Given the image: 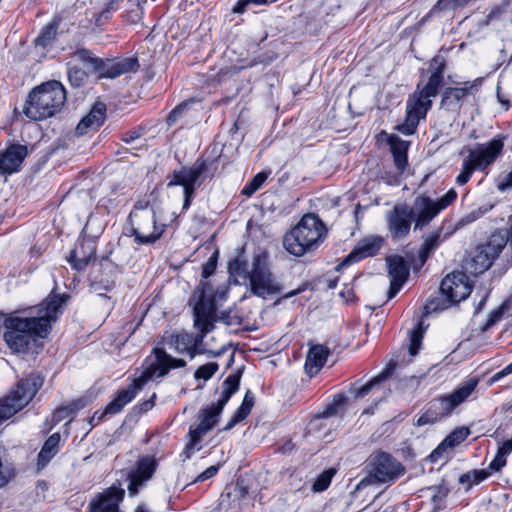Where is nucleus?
<instances>
[{
	"mask_svg": "<svg viewBox=\"0 0 512 512\" xmlns=\"http://www.w3.org/2000/svg\"><path fill=\"white\" fill-rule=\"evenodd\" d=\"M66 298L65 295L49 296L37 306L11 313L4 320V340L8 347L16 353H24L37 339L46 338L52 323L62 314Z\"/></svg>",
	"mask_w": 512,
	"mask_h": 512,
	"instance_id": "1",
	"label": "nucleus"
},
{
	"mask_svg": "<svg viewBox=\"0 0 512 512\" xmlns=\"http://www.w3.org/2000/svg\"><path fill=\"white\" fill-rule=\"evenodd\" d=\"M228 270L232 277L242 279L251 294L257 297L266 299L282 292V285L265 252L254 255L250 267L243 258L236 257L229 262Z\"/></svg>",
	"mask_w": 512,
	"mask_h": 512,
	"instance_id": "2",
	"label": "nucleus"
},
{
	"mask_svg": "<svg viewBox=\"0 0 512 512\" xmlns=\"http://www.w3.org/2000/svg\"><path fill=\"white\" fill-rule=\"evenodd\" d=\"M186 361L172 357L163 348H154L151 355L145 360V367L140 376L125 389L118 391L116 397L107 404L106 412L114 415L122 411L130 403L143 386L153 378H163L172 369L183 368Z\"/></svg>",
	"mask_w": 512,
	"mask_h": 512,
	"instance_id": "3",
	"label": "nucleus"
},
{
	"mask_svg": "<svg viewBox=\"0 0 512 512\" xmlns=\"http://www.w3.org/2000/svg\"><path fill=\"white\" fill-rule=\"evenodd\" d=\"M239 383L240 375L236 373L229 375L223 382V389L217 402L200 410L198 415V425L191 427L188 433L189 441L185 445L182 453L184 455V459H189L195 450H199V448H196L197 444L218 423V418L222 413L223 408L231 396L238 390Z\"/></svg>",
	"mask_w": 512,
	"mask_h": 512,
	"instance_id": "4",
	"label": "nucleus"
},
{
	"mask_svg": "<svg viewBox=\"0 0 512 512\" xmlns=\"http://www.w3.org/2000/svg\"><path fill=\"white\" fill-rule=\"evenodd\" d=\"M66 92L63 85L48 81L33 88L26 99L23 113L32 121H42L54 117L63 108Z\"/></svg>",
	"mask_w": 512,
	"mask_h": 512,
	"instance_id": "5",
	"label": "nucleus"
},
{
	"mask_svg": "<svg viewBox=\"0 0 512 512\" xmlns=\"http://www.w3.org/2000/svg\"><path fill=\"white\" fill-rule=\"evenodd\" d=\"M327 228L315 214H305L283 239V246L290 254L302 256L316 249L324 241Z\"/></svg>",
	"mask_w": 512,
	"mask_h": 512,
	"instance_id": "6",
	"label": "nucleus"
},
{
	"mask_svg": "<svg viewBox=\"0 0 512 512\" xmlns=\"http://www.w3.org/2000/svg\"><path fill=\"white\" fill-rule=\"evenodd\" d=\"M128 222L132 229L134 241L141 245L155 243L165 231V225L156 222L155 212L146 201H139L134 205L129 214Z\"/></svg>",
	"mask_w": 512,
	"mask_h": 512,
	"instance_id": "7",
	"label": "nucleus"
},
{
	"mask_svg": "<svg viewBox=\"0 0 512 512\" xmlns=\"http://www.w3.org/2000/svg\"><path fill=\"white\" fill-rule=\"evenodd\" d=\"M504 143L501 137H495L491 141L479 144L471 149L462 163V168L456 177L458 185H465L474 171L485 172L495 162L503 151Z\"/></svg>",
	"mask_w": 512,
	"mask_h": 512,
	"instance_id": "8",
	"label": "nucleus"
},
{
	"mask_svg": "<svg viewBox=\"0 0 512 512\" xmlns=\"http://www.w3.org/2000/svg\"><path fill=\"white\" fill-rule=\"evenodd\" d=\"M194 304V326L199 330V334L192 335L191 345L201 346L207 333L214 329V316L216 307L211 298V288L208 282L201 281L197 290L193 294Z\"/></svg>",
	"mask_w": 512,
	"mask_h": 512,
	"instance_id": "9",
	"label": "nucleus"
},
{
	"mask_svg": "<svg viewBox=\"0 0 512 512\" xmlns=\"http://www.w3.org/2000/svg\"><path fill=\"white\" fill-rule=\"evenodd\" d=\"M477 385L478 380L472 378L454 390L451 394L440 397L432 403L430 410L418 418L417 425L423 426L431 424L443 417L449 416L457 406L463 403L474 392Z\"/></svg>",
	"mask_w": 512,
	"mask_h": 512,
	"instance_id": "10",
	"label": "nucleus"
},
{
	"mask_svg": "<svg viewBox=\"0 0 512 512\" xmlns=\"http://www.w3.org/2000/svg\"><path fill=\"white\" fill-rule=\"evenodd\" d=\"M42 385L43 378L38 374L21 379L10 395L0 400V424L28 405Z\"/></svg>",
	"mask_w": 512,
	"mask_h": 512,
	"instance_id": "11",
	"label": "nucleus"
},
{
	"mask_svg": "<svg viewBox=\"0 0 512 512\" xmlns=\"http://www.w3.org/2000/svg\"><path fill=\"white\" fill-rule=\"evenodd\" d=\"M457 198V192L450 189L442 197L434 200L425 194L418 195L410 206V212L414 220V230H422L428 226L437 215Z\"/></svg>",
	"mask_w": 512,
	"mask_h": 512,
	"instance_id": "12",
	"label": "nucleus"
},
{
	"mask_svg": "<svg viewBox=\"0 0 512 512\" xmlns=\"http://www.w3.org/2000/svg\"><path fill=\"white\" fill-rule=\"evenodd\" d=\"M505 246L506 241L503 234H492L487 243L475 249L471 259L467 262V269L474 275L485 272L491 267Z\"/></svg>",
	"mask_w": 512,
	"mask_h": 512,
	"instance_id": "13",
	"label": "nucleus"
},
{
	"mask_svg": "<svg viewBox=\"0 0 512 512\" xmlns=\"http://www.w3.org/2000/svg\"><path fill=\"white\" fill-rule=\"evenodd\" d=\"M206 170V161L197 160L191 167H182L171 175L168 186H182L184 189L183 209L190 207L196 187L200 186V178Z\"/></svg>",
	"mask_w": 512,
	"mask_h": 512,
	"instance_id": "14",
	"label": "nucleus"
},
{
	"mask_svg": "<svg viewBox=\"0 0 512 512\" xmlns=\"http://www.w3.org/2000/svg\"><path fill=\"white\" fill-rule=\"evenodd\" d=\"M404 472V466L388 453L378 452L370 460L369 477L373 482H393Z\"/></svg>",
	"mask_w": 512,
	"mask_h": 512,
	"instance_id": "15",
	"label": "nucleus"
},
{
	"mask_svg": "<svg viewBox=\"0 0 512 512\" xmlns=\"http://www.w3.org/2000/svg\"><path fill=\"white\" fill-rule=\"evenodd\" d=\"M431 106L432 100L419 93L418 89H416L407 100L405 121L397 125L396 129L404 135L413 134L419 121L426 117Z\"/></svg>",
	"mask_w": 512,
	"mask_h": 512,
	"instance_id": "16",
	"label": "nucleus"
},
{
	"mask_svg": "<svg viewBox=\"0 0 512 512\" xmlns=\"http://www.w3.org/2000/svg\"><path fill=\"white\" fill-rule=\"evenodd\" d=\"M414 220L410 212V206L406 203L396 204L386 214L387 230L392 240L399 241L410 234Z\"/></svg>",
	"mask_w": 512,
	"mask_h": 512,
	"instance_id": "17",
	"label": "nucleus"
},
{
	"mask_svg": "<svg viewBox=\"0 0 512 512\" xmlns=\"http://www.w3.org/2000/svg\"><path fill=\"white\" fill-rule=\"evenodd\" d=\"M440 291L449 302L448 305L440 308L445 309L454 303H458L466 299L472 291V286L465 273L453 272L442 280Z\"/></svg>",
	"mask_w": 512,
	"mask_h": 512,
	"instance_id": "18",
	"label": "nucleus"
},
{
	"mask_svg": "<svg viewBox=\"0 0 512 512\" xmlns=\"http://www.w3.org/2000/svg\"><path fill=\"white\" fill-rule=\"evenodd\" d=\"M384 238L380 235H370L361 239L354 249L346 256L339 267L347 266L364 258L376 255L382 248Z\"/></svg>",
	"mask_w": 512,
	"mask_h": 512,
	"instance_id": "19",
	"label": "nucleus"
},
{
	"mask_svg": "<svg viewBox=\"0 0 512 512\" xmlns=\"http://www.w3.org/2000/svg\"><path fill=\"white\" fill-rule=\"evenodd\" d=\"M386 263L390 277L388 299H392L400 291L403 284L405 283L409 275V269L403 257L399 255L387 257Z\"/></svg>",
	"mask_w": 512,
	"mask_h": 512,
	"instance_id": "20",
	"label": "nucleus"
},
{
	"mask_svg": "<svg viewBox=\"0 0 512 512\" xmlns=\"http://www.w3.org/2000/svg\"><path fill=\"white\" fill-rule=\"evenodd\" d=\"M28 154L25 145L13 144L0 153V175H10L19 171Z\"/></svg>",
	"mask_w": 512,
	"mask_h": 512,
	"instance_id": "21",
	"label": "nucleus"
},
{
	"mask_svg": "<svg viewBox=\"0 0 512 512\" xmlns=\"http://www.w3.org/2000/svg\"><path fill=\"white\" fill-rule=\"evenodd\" d=\"M124 497V490L111 486L91 501L90 512H120L119 503Z\"/></svg>",
	"mask_w": 512,
	"mask_h": 512,
	"instance_id": "22",
	"label": "nucleus"
},
{
	"mask_svg": "<svg viewBox=\"0 0 512 512\" xmlns=\"http://www.w3.org/2000/svg\"><path fill=\"white\" fill-rule=\"evenodd\" d=\"M157 468V461L152 456H143L137 462L135 471L130 473L129 491L131 494H136L138 486H141L145 481L149 480Z\"/></svg>",
	"mask_w": 512,
	"mask_h": 512,
	"instance_id": "23",
	"label": "nucleus"
},
{
	"mask_svg": "<svg viewBox=\"0 0 512 512\" xmlns=\"http://www.w3.org/2000/svg\"><path fill=\"white\" fill-rule=\"evenodd\" d=\"M454 233V230L446 229L445 225H441L437 229L428 233L421 244L418 251L419 259L424 263L430 255L444 242L450 235Z\"/></svg>",
	"mask_w": 512,
	"mask_h": 512,
	"instance_id": "24",
	"label": "nucleus"
},
{
	"mask_svg": "<svg viewBox=\"0 0 512 512\" xmlns=\"http://www.w3.org/2000/svg\"><path fill=\"white\" fill-rule=\"evenodd\" d=\"M106 105L102 102H96L89 113L78 123L75 133L83 136L90 131L97 130L105 121Z\"/></svg>",
	"mask_w": 512,
	"mask_h": 512,
	"instance_id": "25",
	"label": "nucleus"
},
{
	"mask_svg": "<svg viewBox=\"0 0 512 512\" xmlns=\"http://www.w3.org/2000/svg\"><path fill=\"white\" fill-rule=\"evenodd\" d=\"M329 349L324 345H313L306 356L305 370L310 376L316 375L325 365Z\"/></svg>",
	"mask_w": 512,
	"mask_h": 512,
	"instance_id": "26",
	"label": "nucleus"
},
{
	"mask_svg": "<svg viewBox=\"0 0 512 512\" xmlns=\"http://www.w3.org/2000/svg\"><path fill=\"white\" fill-rule=\"evenodd\" d=\"M95 258V246L93 241H82L71 254L70 262L78 270H84L89 262Z\"/></svg>",
	"mask_w": 512,
	"mask_h": 512,
	"instance_id": "27",
	"label": "nucleus"
},
{
	"mask_svg": "<svg viewBox=\"0 0 512 512\" xmlns=\"http://www.w3.org/2000/svg\"><path fill=\"white\" fill-rule=\"evenodd\" d=\"M387 143L390 146L397 170L403 172L408 164L407 152L410 142L402 140L397 135H390L387 138Z\"/></svg>",
	"mask_w": 512,
	"mask_h": 512,
	"instance_id": "28",
	"label": "nucleus"
},
{
	"mask_svg": "<svg viewBox=\"0 0 512 512\" xmlns=\"http://www.w3.org/2000/svg\"><path fill=\"white\" fill-rule=\"evenodd\" d=\"M474 86L475 84L465 82L464 87L447 88L442 95L441 106L448 110L457 108L459 102L469 94Z\"/></svg>",
	"mask_w": 512,
	"mask_h": 512,
	"instance_id": "29",
	"label": "nucleus"
},
{
	"mask_svg": "<svg viewBox=\"0 0 512 512\" xmlns=\"http://www.w3.org/2000/svg\"><path fill=\"white\" fill-rule=\"evenodd\" d=\"M443 73H444V63L441 62L435 69V71L430 75L427 83L424 86H420V83L417 84L416 89L418 92L431 99V97H435L438 94L439 88L443 83Z\"/></svg>",
	"mask_w": 512,
	"mask_h": 512,
	"instance_id": "30",
	"label": "nucleus"
},
{
	"mask_svg": "<svg viewBox=\"0 0 512 512\" xmlns=\"http://www.w3.org/2000/svg\"><path fill=\"white\" fill-rule=\"evenodd\" d=\"M60 438L59 433H54L45 441L37 458V466L39 469L44 468L57 454Z\"/></svg>",
	"mask_w": 512,
	"mask_h": 512,
	"instance_id": "31",
	"label": "nucleus"
},
{
	"mask_svg": "<svg viewBox=\"0 0 512 512\" xmlns=\"http://www.w3.org/2000/svg\"><path fill=\"white\" fill-rule=\"evenodd\" d=\"M470 434V430L467 427H459L452 431L442 443L434 450L431 457L439 456L447 448H453L462 443Z\"/></svg>",
	"mask_w": 512,
	"mask_h": 512,
	"instance_id": "32",
	"label": "nucleus"
},
{
	"mask_svg": "<svg viewBox=\"0 0 512 512\" xmlns=\"http://www.w3.org/2000/svg\"><path fill=\"white\" fill-rule=\"evenodd\" d=\"M253 406H254V396L250 391H247L244 396L241 406L237 409V411L234 413V415L229 420V422L225 425L223 430L229 431L236 424H238L239 422L244 420L251 412Z\"/></svg>",
	"mask_w": 512,
	"mask_h": 512,
	"instance_id": "33",
	"label": "nucleus"
},
{
	"mask_svg": "<svg viewBox=\"0 0 512 512\" xmlns=\"http://www.w3.org/2000/svg\"><path fill=\"white\" fill-rule=\"evenodd\" d=\"M166 343L177 353L183 354L191 348L192 334L189 333H175L170 334L165 338Z\"/></svg>",
	"mask_w": 512,
	"mask_h": 512,
	"instance_id": "34",
	"label": "nucleus"
},
{
	"mask_svg": "<svg viewBox=\"0 0 512 512\" xmlns=\"http://www.w3.org/2000/svg\"><path fill=\"white\" fill-rule=\"evenodd\" d=\"M388 375L389 372L385 370L361 386L354 384L350 388V392L355 398H362L366 396L372 390L373 387L384 381L388 377Z\"/></svg>",
	"mask_w": 512,
	"mask_h": 512,
	"instance_id": "35",
	"label": "nucleus"
},
{
	"mask_svg": "<svg viewBox=\"0 0 512 512\" xmlns=\"http://www.w3.org/2000/svg\"><path fill=\"white\" fill-rule=\"evenodd\" d=\"M84 404L81 400L74 401L66 406H62L56 409L52 415L53 424H58L59 422L69 419H72V415L79 409L83 408Z\"/></svg>",
	"mask_w": 512,
	"mask_h": 512,
	"instance_id": "36",
	"label": "nucleus"
},
{
	"mask_svg": "<svg viewBox=\"0 0 512 512\" xmlns=\"http://www.w3.org/2000/svg\"><path fill=\"white\" fill-rule=\"evenodd\" d=\"M138 68V62L136 58L130 57L126 58L118 63H116L110 71L111 77H116L124 73L136 71Z\"/></svg>",
	"mask_w": 512,
	"mask_h": 512,
	"instance_id": "37",
	"label": "nucleus"
},
{
	"mask_svg": "<svg viewBox=\"0 0 512 512\" xmlns=\"http://www.w3.org/2000/svg\"><path fill=\"white\" fill-rule=\"evenodd\" d=\"M74 57L91 66L93 70H100L103 66V61L99 58L93 57L91 52L86 49H78L74 53Z\"/></svg>",
	"mask_w": 512,
	"mask_h": 512,
	"instance_id": "38",
	"label": "nucleus"
},
{
	"mask_svg": "<svg viewBox=\"0 0 512 512\" xmlns=\"http://www.w3.org/2000/svg\"><path fill=\"white\" fill-rule=\"evenodd\" d=\"M268 175L265 172H259L242 189V194L246 197L252 196L266 181Z\"/></svg>",
	"mask_w": 512,
	"mask_h": 512,
	"instance_id": "39",
	"label": "nucleus"
},
{
	"mask_svg": "<svg viewBox=\"0 0 512 512\" xmlns=\"http://www.w3.org/2000/svg\"><path fill=\"white\" fill-rule=\"evenodd\" d=\"M57 25L50 23L46 25L40 35L36 38V43L42 47L49 45L56 37Z\"/></svg>",
	"mask_w": 512,
	"mask_h": 512,
	"instance_id": "40",
	"label": "nucleus"
},
{
	"mask_svg": "<svg viewBox=\"0 0 512 512\" xmlns=\"http://www.w3.org/2000/svg\"><path fill=\"white\" fill-rule=\"evenodd\" d=\"M486 212H487V209L486 208H482V207H479V208H477L475 210H472L471 212H469L468 214L463 216L457 222V224L453 228H451V230H454V232H455L457 229H459L461 227H464L465 225L473 223L474 221H476L480 217H482Z\"/></svg>",
	"mask_w": 512,
	"mask_h": 512,
	"instance_id": "41",
	"label": "nucleus"
},
{
	"mask_svg": "<svg viewBox=\"0 0 512 512\" xmlns=\"http://www.w3.org/2000/svg\"><path fill=\"white\" fill-rule=\"evenodd\" d=\"M423 339V331L421 327H418L411 331L409 340V354L414 357L418 354Z\"/></svg>",
	"mask_w": 512,
	"mask_h": 512,
	"instance_id": "42",
	"label": "nucleus"
},
{
	"mask_svg": "<svg viewBox=\"0 0 512 512\" xmlns=\"http://www.w3.org/2000/svg\"><path fill=\"white\" fill-rule=\"evenodd\" d=\"M219 366L216 362H209L200 366L194 374L195 379L209 380L218 370Z\"/></svg>",
	"mask_w": 512,
	"mask_h": 512,
	"instance_id": "43",
	"label": "nucleus"
},
{
	"mask_svg": "<svg viewBox=\"0 0 512 512\" xmlns=\"http://www.w3.org/2000/svg\"><path fill=\"white\" fill-rule=\"evenodd\" d=\"M347 402V398L343 395H336L333 399L332 404H330L325 411L323 412L324 417H330L338 414L344 409V406Z\"/></svg>",
	"mask_w": 512,
	"mask_h": 512,
	"instance_id": "44",
	"label": "nucleus"
},
{
	"mask_svg": "<svg viewBox=\"0 0 512 512\" xmlns=\"http://www.w3.org/2000/svg\"><path fill=\"white\" fill-rule=\"evenodd\" d=\"M69 82L74 87H80L87 79V74L84 70L78 67H71L68 71Z\"/></svg>",
	"mask_w": 512,
	"mask_h": 512,
	"instance_id": "45",
	"label": "nucleus"
},
{
	"mask_svg": "<svg viewBox=\"0 0 512 512\" xmlns=\"http://www.w3.org/2000/svg\"><path fill=\"white\" fill-rule=\"evenodd\" d=\"M334 475L333 470L324 471L313 484V490L317 492L324 491L328 488Z\"/></svg>",
	"mask_w": 512,
	"mask_h": 512,
	"instance_id": "46",
	"label": "nucleus"
},
{
	"mask_svg": "<svg viewBox=\"0 0 512 512\" xmlns=\"http://www.w3.org/2000/svg\"><path fill=\"white\" fill-rule=\"evenodd\" d=\"M277 0H238L236 5L233 7L234 13H243L246 7L250 4L254 5H266L268 3L276 2Z\"/></svg>",
	"mask_w": 512,
	"mask_h": 512,
	"instance_id": "47",
	"label": "nucleus"
},
{
	"mask_svg": "<svg viewBox=\"0 0 512 512\" xmlns=\"http://www.w3.org/2000/svg\"><path fill=\"white\" fill-rule=\"evenodd\" d=\"M218 252H214L202 266V277L207 279L216 270Z\"/></svg>",
	"mask_w": 512,
	"mask_h": 512,
	"instance_id": "48",
	"label": "nucleus"
},
{
	"mask_svg": "<svg viewBox=\"0 0 512 512\" xmlns=\"http://www.w3.org/2000/svg\"><path fill=\"white\" fill-rule=\"evenodd\" d=\"M468 1L469 0H438L433 9L439 11L454 9L456 7L464 5Z\"/></svg>",
	"mask_w": 512,
	"mask_h": 512,
	"instance_id": "49",
	"label": "nucleus"
},
{
	"mask_svg": "<svg viewBox=\"0 0 512 512\" xmlns=\"http://www.w3.org/2000/svg\"><path fill=\"white\" fill-rule=\"evenodd\" d=\"M187 103H181L178 106H176L167 116V124L169 126L174 125L179 117L182 115L183 111L186 109Z\"/></svg>",
	"mask_w": 512,
	"mask_h": 512,
	"instance_id": "50",
	"label": "nucleus"
},
{
	"mask_svg": "<svg viewBox=\"0 0 512 512\" xmlns=\"http://www.w3.org/2000/svg\"><path fill=\"white\" fill-rule=\"evenodd\" d=\"M506 464V455L503 454L501 451L498 450L495 458L492 460V462L489 465V469L491 471H499L502 467H504Z\"/></svg>",
	"mask_w": 512,
	"mask_h": 512,
	"instance_id": "51",
	"label": "nucleus"
},
{
	"mask_svg": "<svg viewBox=\"0 0 512 512\" xmlns=\"http://www.w3.org/2000/svg\"><path fill=\"white\" fill-rule=\"evenodd\" d=\"M218 470H219L218 466L212 465V466L208 467L205 471H203L201 474H199L195 481L201 482V481H205L209 478H212L217 474Z\"/></svg>",
	"mask_w": 512,
	"mask_h": 512,
	"instance_id": "52",
	"label": "nucleus"
},
{
	"mask_svg": "<svg viewBox=\"0 0 512 512\" xmlns=\"http://www.w3.org/2000/svg\"><path fill=\"white\" fill-rule=\"evenodd\" d=\"M512 373V362L508 364L505 368L500 370L499 372L495 373L489 380V382L492 384L494 382L499 381L501 378L509 375Z\"/></svg>",
	"mask_w": 512,
	"mask_h": 512,
	"instance_id": "53",
	"label": "nucleus"
},
{
	"mask_svg": "<svg viewBox=\"0 0 512 512\" xmlns=\"http://www.w3.org/2000/svg\"><path fill=\"white\" fill-rule=\"evenodd\" d=\"M471 475L473 483L478 484L485 480L490 475V472L487 469L473 470L471 471Z\"/></svg>",
	"mask_w": 512,
	"mask_h": 512,
	"instance_id": "54",
	"label": "nucleus"
},
{
	"mask_svg": "<svg viewBox=\"0 0 512 512\" xmlns=\"http://www.w3.org/2000/svg\"><path fill=\"white\" fill-rule=\"evenodd\" d=\"M498 189L500 191H506L510 188H512V171L509 172L505 178L498 183Z\"/></svg>",
	"mask_w": 512,
	"mask_h": 512,
	"instance_id": "55",
	"label": "nucleus"
},
{
	"mask_svg": "<svg viewBox=\"0 0 512 512\" xmlns=\"http://www.w3.org/2000/svg\"><path fill=\"white\" fill-rule=\"evenodd\" d=\"M106 415H110V412H106V408L102 411H96L89 422L92 426H95L99 424Z\"/></svg>",
	"mask_w": 512,
	"mask_h": 512,
	"instance_id": "56",
	"label": "nucleus"
},
{
	"mask_svg": "<svg viewBox=\"0 0 512 512\" xmlns=\"http://www.w3.org/2000/svg\"><path fill=\"white\" fill-rule=\"evenodd\" d=\"M155 398H156V394L154 393L149 400L144 401L143 403H141L140 406H139L140 411L146 412L149 409H151L154 406Z\"/></svg>",
	"mask_w": 512,
	"mask_h": 512,
	"instance_id": "57",
	"label": "nucleus"
},
{
	"mask_svg": "<svg viewBox=\"0 0 512 512\" xmlns=\"http://www.w3.org/2000/svg\"><path fill=\"white\" fill-rule=\"evenodd\" d=\"M498 450L501 451L506 456L510 454L512 452V438L503 442V444L499 447Z\"/></svg>",
	"mask_w": 512,
	"mask_h": 512,
	"instance_id": "58",
	"label": "nucleus"
},
{
	"mask_svg": "<svg viewBox=\"0 0 512 512\" xmlns=\"http://www.w3.org/2000/svg\"><path fill=\"white\" fill-rule=\"evenodd\" d=\"M139 133H137L136 131H130V132H126L123 137H122V140L124 142H127V143H130L132 141H134L135 139L139 138Z\"/></svg>",
	"mask_w": 512,
	"mask_h": 512,
	"instance_id": "59",
	"label": "nucleus"
},
{
	"mask_svg": "<svg viewBox=\"0 0 512 512\" xmlns=\"http://www.w3.org/2000/svg\"><path fill=\"white\" fill-rule=\"evenodd\" d=\"M459 482L462 484L468 483V488H470L472 484H474L471 472L461 475L459 478Z\"/></svg>",
	"mask_w": 512,
	"mask_h": 512,
	"instance_id": "60",
	"label": "nucleus"
},
{
	"mask_svg": "<svg viewBox=\"0 0 512 512\" xmlns=\"http://www.w3.org/2000/svg\"><path fill=\"white\" fill-rule=\"evenodd\" d=\"M185 353H187L191 359H193L196 355L203 353V351L196 346L191 345V348L188 349Z\"/></svg>",
	"mask_w": 512,
	"mask_h": 512,
	"instance_id": "61",
	"label": "nucleus"
},
{
	"mask_svg": "<svg viewBox=\"0 0 512 512\" xmlns=\"http://www.w3.org/2000/svg\"><path fill=\"white\" fill-rule=\"evenodd\" d=\"M502 313L500 311L495 312L488 320L487 325L491 326L495 324L500 318Z\"/></svg>",
	"mask_w": 512,
	"mask_h": 512,
	"instance_id": "62",
	"label": "nucleus"
},
{
	"mask_svg": "<svg viewBox=\"0 0 512 512\" xmlns=\"http://www.w3.org/2000/svg\"><path fill=\"white\" fill-rule=\"evenodd\" d=\"M118 2V0H109V3H108V7L102 12V15L105 13V12H109L111 10H114L115 7L114 5Z\"/></svg>",
	"mask_w": 512,
	"mask_h": 512,
	"instance_id": "63",
	"label": "nucleus"
},
{
	"mask_svg": "<svg viewBox=\"0 0 512 512\" xmlns=\"http://www.w3.org/2000/svg\"><path fill=\"white\" fill-rule=\"evenodd\" d=\"M293 449V445L291 442H287L285 445L281 447L282 453H288Z\"/></svg>",
	"mask_w": 512,
	"mask_h": 512,
	"instance_id": "64",
	"label": "nucleus"
}]
</instances>
